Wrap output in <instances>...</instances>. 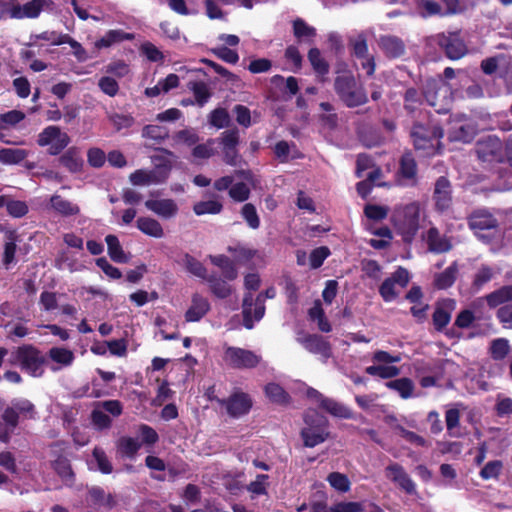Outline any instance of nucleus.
<instances>
[{
  "instance_id": "f257e3e1",
  "label": "nucleus",
  "mask_w": 512,
  "mask_h": 512,
  "mask_svg": "<svg viewBox=\"0 0 512 512\" xmlns=\"http://www.w3.org/2000/svg\"><path fill=\"white\" fill-rule=\"evenodd\" d=\"M410 136L413 140L414 148L420 151L423 156H434L444 152V145L440 139L444 136V129L440 126H435L432 132L421 123H415L410 131Z\"/></svg>"
},
{
  "instance_id": "f03ea898",
  "label": "nucleus",
  "mask_w": 512,
  "mask_h": 512,
  "mask_svg": "<svg viewBox=\"0 0 512 512\" xmlns=\"http://www.w3.org/2000/svg\"><path fill=\"white\" fill-rule=\"evenodd\" d=\"M334 90L340 100L348 108H355L368 102L364 87L358 84L356 78L350 72H346L335 78Z\"/></svg>"
},
{
  "instance_id": "7ed1b4c3",
  "label": "nucleus",
  "mask_w": 512,
  "mask_h": 512,
  "mask_svg": "<svg viewBox=\"0 0 512 512\" xmlns=\"http://www.w3.org/2000/svg\"><path fill=\"white\" fill-rule=\"evenodd\" d=\"M9 361L13 365H19L32 377H41L44 373L43 365L46 363V358L35 346L24 344L11 353Z\"/></svg>"
},
{
  "instance_id": "20e7f679",
  "label": "nucleus",
  "mask_w": 512,
  "mask_h": 512,
  "mask_svg": "<svg viewBox=\"0 0 512 512\" xmlns=\"http://www.w3.org/2000/svg\"><path fill=\"white\" fill-rule=\"evenodd\" d=\"M468 225L475 235L486 242H490L498 229V220L485 209L473 211L468 217Z\"/></svg>"
},
{
  "instance_id": "39448f33",
  "label": "nucleus",
  "mask_w": 512,
  "mask_h": 512,
  "mask_svg": "<svg viewBox=\"0 0 512 512\" xmlns=\"http://www.w3.org/2000/svg\"><path fill=\"white\" fill-rule=\"evenodd\" d=\"M423 95L427 103L438 114L448 112V87L440 79H429L424 86Z\"/></svg>"
},
{
  "instance_id": "423d86ee",
  "label": "nucleus",
  "mask_w": 512,
  "mask_h": 512,
  "mask_svg": "<svg viewBox=\"0 0 512 512\" xmlns=\"http://www.w3.org/2000/svg\"><path fill=\"white\" fill-rule=\"evenodd\" d=\"M224 362L233 369H253L261 361V356L251 350L227 346L224 349Z\"/></svg>"
},
{
  "instance_id": "0eeeda50",
  "label": "nucleus",
  "mask_w": 512,
  "mask_h": 512,
  "mask_svg": "<svg viewBox=\"0 0 512 512\" xmlns=\"http://www.w3.org/2000/svg\"><path fill=\"white\" fill-rule=\"evenodd\" d=\"M71 142L69 135L62 132L58 126H48L39 135L37 144L40 147L49 146V155H59Z\"/></svg>"
},
{
  "instance_id": "6e6552de",
  "label": "nucleus",
  "mask_w": 512,
  "mask_h": 512,
  "mask_svg": "<svg viewBox=\"0 0 512 512\" xmlns=\"http://www.w3.org/2000/svg\"><path fill=\"white\" fill-rule=\"evenodd\" d=\"M264 314L263 293L258 294L255 299L251 292L246 293L242 303L243 326L251 330L254 327V321H260Z\"/></svg>"
},
{
  "instance_id": "1a4fd4ad",
  "label": "nucleus",
  "mask_w": 512,
  "mask_h": 512,
  "mask_svg": "<svg viewBox=\"0 0 512 512\" xmlns=\"http://www.w3.org/2000/svg\"><path fill=\"white\" fill-rule=\"evenodd\" d=\"M420 207L417 203L405 206L402 219L396 222L398 232L405 242H411L419 229Z\"/></svg>"
},
{
  "instance_id": "9d476101",
  "label": "nucleus",
  "mask_w": 512,
  "mask_h": 512,
  "mask_svg": "<svg viewBox=\"0 0 512 512\" xmlns=\"http://www.w3.org/2000/svg\"><path fill=\"white\" fill-rule=\"evenodd\" d=\"M479 160L483 162H504L503 144L501 140L492 135L479 139L475 146Z\"/></svg>"
},
{
  "instance_id": "9b49d317",
  "label": "nucleus",
  "mask_w": 512,
  "mask_h": 512,
  "mask_svg": "<svg viewBox=\"0 0 512 512\" xmlns=\"http://www.w3.org/2000/svg\"><path fill=\"white\" fill-rule=\"evenodd\" d=\"M219 403L226 407L227 413L238 418L247 414L252 407V400L246 393H235L228 399L218 400Z\"/></svg>"
},
{
  "instance_id": "f8f14e48",
  "label": "nucleus",
  "mask_w": 512,
  "mask_h": 512,
  "mask_svg": "<svg viewBox=\"0 0 512 512\" xmlns=\"http://www.w3.org/2000/svg\"><path fill=\"white\" fill-rule=\"evenodd\" d=\"M297 341L302 344L307 351L321 355L324 360H327L332 355L330 343L320 335L308 334L304 337H298Z\"/></svg>"
},
{
  "instance_id": "ddd939ff",
  "label": "nucleus",
  "mask_w": 512,
  "mask_h": 512,
  "mask_svg": "<svg viewBox=\"0 0 512 512\" xmlns=\"http://www.w3.org/2000/svg\"><path fill=\"white\" fill-rule=\"evenodd\" d=\"M378 46L388 58H399L405 54V43L394 35H382L378 39Z\"/></svg>"
},
{
  "instance_id": "4468645a",
  "label": "nucleus",
  "mask_w": 512,
  "mask_h": 512,
  "mask_svg": "<svg viewBox=\"0 0 512 512\" xmlns=\"http://www.w3.org/2000/svg\"><path fill=\"white\" fill-rule=\"evenodd\" d=\"M476 132V126L470 121L450 120V141L469 143L474 139Z\"/></svg>"
},
{
  "instance_id": "2eb2a0df",
  "label": "nucleus",
  "mask_w": 512,
  "mask_h": 512,
  "mask_svg": "<svg viewBox=\"0 0 512 512\" xmlns=\"http://www.w3.org/2000/svg\"><path fill=\"white\" fill-rule=\"evenodd\" d=\"M426 49L433 61L440 59L442 54L448 57V37L444 33L429 36L426 39Z\"/></svg>"
},
{
  "instance_id": "dca6fc26",
  "label": "nucleus",
  "mask_w": 512,
  "mask_h": 512,
  "mask_svg": "<svg viewBox=\"0 0 512 512\" xmlns=\"http://www.w3.org/2000/svg\"><path fill=\"white\" fill-rule=\"evenodd\" d=\"M48 0H32L25 3L23 6L14 5L10 9V17L15 19L21 18H36L41 13L43 7L47 4Z\"/></svg>"
},
{
  "instance_id": "f3484780",
  "label": "nucleus",
  "mask_w": 512,
  "mask_h": 512,
  "mask_svg": "<svg viewBox=\"0 0 512 512\" xmlns=\"http://www.w3.org/2000/svg\"><path fill=\"white\" fill-rule=\"evenodd\" d=\"M210 310V304L206 298L199 294H194L191 300V306L185 313L187 322H197L201 320Z\"/></svg>"
},
{
  "instance_id": "a211bd4d",
  "label": "nucleus",
  "mask_w": 512,
  "mask_h": 512,
  "mask_svg": "<svg viewBox=\"0 0 512 512\" xmlns=\"http://www.w3.org/2000/svg\"><path fill=\"white\" fill-rule=\"evenodd\" d=\"M145 207L158 216L169 219L176 215L178 207L172 199L147 200Z\"/></svg>"
},
{
  "instance_id": "6ab92c4d",
  "label": "nucleus",
  "mask_w": 512,
  "mask_h": 512,
  "mask_svg": "<svg viewBox=\"0 0 512 512\" xmlns=\"http://www.w3.org/2000/svg\"><path fill=\"white\" fill-rule=\"evenodd\" d=\"M50 205L54 211L65 217L78 215L80 212L77 204L62 198L60 195H53L50 198Z\"/></svg>"
},
{
  "instance_id": "aec40b11",
  "label": "nucleus",
  "mask_w": 512,
  "mask_h": 512,
  "mask_svg": "<svg viewBox=\"0 0 512 512\" xmlns=\"http://www.w3.org/2000/svg\"><path fill=\"white\" fill-rule=\"evenodd\" d=\"M433 198L438 211L444 212L448 209V179L446 177L441 176L436 181Z\"/></svg>"
},
{
  "instance_id": "412c9836",
  "label": "nucleus",
  "mask_w": 512,
  "mask_h": 512,
  "mask_svg": "<svg viewBox=\"0 0 512 512\" xmlns=\"http://www.w3.org/2000/svg\"><path fill=\"white\" fill-rule=\"evenodd\" d=\"M300 435L304 446L312 448L323 443L329 433L326 432V428H302Z\"/></svg>"
},
{
  "instance_id": "4be33fe9",
  "label": "nucleus",
  "mask_w": 512,
  "mask_h": 512,
  "mask_svg": "<svg viewBox=\"0 0 512 512\" xmlns=\"http://www.w3.org/2000/svg\"><path fill=\"white\" fill-rule=\"evenodd\" d=\"M487 305L490 308H496L502 304L512 301V285H504L499 289L485 296Z\"/></svg>"
},
{
  "instance_id": "5701e85b",
  "label": "nucleus",
  "mask_w": 512,
  "mask_h": 512,
  "mask_svg": "<svg viewBox=\"0 0 512 512\" xmlns=\"http://www.w3.org/2000/svg\"><path fill=\"white\" fill-rule=\"evenodd\" d=\"M58 161L71 173H77L81 171L83 167V159L79 155L76 147L69 148L63 155L60 156Z\"/></svg>"
},
{
  "instance_id": "b1692460",
  "label": "nucleus",
  "mask_w": 512,
  "mask_h": 512,
  "mask_svg": "<svg viewBox=\"0 0 512 512\" xmlns=\"http://www.w3.org/2000/svg\"><path fill=\"white\" fill-rule=\"evenodd\" d=\"M107 244L108 255L117 263H127L129 256L124 252L119 239L116 235L109 234L105 237Z\"/></svg>"
},
{
  "instance_id": "393cba45",
  "label": "nucleus",
  "mask_w": 512,
  "mask_h": 512,
  "mask_svg": "<svg viewBox=\"0 0 512 512\" xmlns=\"http://www.w3.org/2000/svg\"><path fill=\"white\" fill-rule=\"evenodd\" d=\"M137 228L144 234L154 237L161 238L164 235L161 224L150 217H139L136 221Z\"/></svg>"
},
{
  "instance_id": "a878e982",
  "label": "nucleus",
  "mask_w": 512,
  "mask_h": 512,
  "mask_svg": "<svg viewBox=\"0 0 512 512\" xmlns=\"http://www.w3.org/2000/svg\"><path fill=\"white\" fill-rule=\"evenodd\" d=\"M52 468L66 484H72L74 482V472L70 461L66 457L59 455L52 462Z\"/></svg>"
},
{
  "instance_id": "bb28decb",
  "label": "nucleus",
  "mask_w": 512,
  "mask_h": 512,
  "mask_svg": "<svg viewBox=\"0 0 512 512\" xmlns=\"http://www.w3.org/2000/svg\"><path fill=\"white\" fill-rule=\"evenodd\" d=\"M209 283L211 292L220 299L229 297L232 293V287L216 274L207 276L205 279Z\"/></svg>"
},
{
  "instance_id": "cd10ccee",
  "label": "nucleus",
  "mask_w": 512,
  "mask_h": 512,
  "mask_svg": "<svg viewBox=\"0 0 512 512\" xmlns=\"http://www.w3.org/2000/svg\"><path fill=\"white\" fill-rule=\"evenodd\" d=\"M321 407L338 418L350 419L353 416L348 407L330 398H323Z\"/></svg>"
},
{
  "instance_id": "c85d7f7f",
  "label": "nucleus",
  "mask_w": 512,
  "mask_h": 512,
  "mask_svg": "<svg viewBox=\"0 0 512 512\" xmlns=\"http://www.w3.org/2000/svg\"><path fill=\"white\" fill-rule=\"evenodd\" d=\"M385 385L387 388L398 392V394L404 399L411 397L414 391L413 381L407 377L388 381Z\"/></svg>"
},
{
  "instance_id": "c756f323",
  "label": "nucleus",
  "mask_w": 512,
  "mask_h": 512,
  "mask_svg": "<svg viewBox=\"0 0 512 512\" xmlns=\"http://www.w3.org/2000/svg\"><path fill=\"white\" fill-rule=\"evenodd\" d=\"M28 156V152L19 148L0 149V163L7 165L19 164Z\"/></svg>"
},
{
  "instance_id": "7c9ffc66",
  "label": "nucleus",
  "mask_w": 512,
  "mask_h": 512,
  "mask_svg": "<svg viewBox=\"0 0 512 512\" xmlns=\"http://www.w3.org/2000/svg\"><path fill=\"white\" fill-rule=\"evenodd\" d=\"M349 46L351 47V54L357 59H364L368 54V44L366 35L361 32L356 37H349Z\"/></svg>"
},
{
  "instance_id": "2f4dec72",
  "label": "nucleus",
  "mask_w": 512,
  "mask_h": 512,
  "mask_svg": "<svg viewBox=\"0 0 512 512\" xmlns=\"http://www.w3.org/2000/svg\"><path fill=\"white\" fill-rule=\"evenodd\" d=\"M401 176L405 179L415 180L417 175V164L411 152H406L400 159Z\"/></svg>"
},
{
  "instance_id": "473e14b6",
  "label": "nucleus",
  "mask_w": 512,
  "mask_h": 512,
  "mask_svg": "<svg viewBox=\"0 0 512 512\" xmlns=\"http://www.w3.org/2000/svg\"><path fill=\"white\" fill-rule=\"evenodd\" d=\"M265 394L272 402L279 405H287L290 402L289 394L276 383H268L265 386Z\"/></svg>"
},
{
  "instance_id": "72a5a7b5",
  "label": "nucleus",
  "mask_w": 512,
  "mask_h": 512,
  "mask_svg": "<svg viewBox=\"0 0 512 512\" xmlns=\"http://www.w3.org/2000/svg\"><path fill=\"white\" fill-rule=\"evenodd\" d=\"M308 60L313 70L320 76H326L329 73V63L321 56L318 48H311L308 52Z\"/></svg>"
},
{
  "instance_id": "f704fd0d",
  "label": "nucleus",
  "mask_w": 512,
  "mask_h": 512,
  "mask_svg": "<svg viewBox=\"0 0 512 512\" xmlns=\"http://www.w3.org/2000/svg\"><path fill=\"white\" fill-rule=\"evenodd\" d=\"M509 341L506 338L494 339L489 347V353L493 360L502 361L510 353Z\"/></svg>"
},
{
  "instance_id": "c9c22d12",
  "label": "nucleus",
  "mask_w": 512,
  "mask_h": 512,
  "mask_svg": "<svg viewBox=\"0 0 512 512\" xmlns=\"http://www.w3.org/2000/svg\"><path fill=\"white\" fill-rule=\"evenodd\" d=\"M468 49L465 41L460 37V33L450 32V60H457L466 55Z\"/></svg>"
},
{
  "instance_id": "e433bc0d",
  "label": "nucleus",
  "mask_w": 512,
  "mask_h": 512,
  "mask_svg": "<svg viewBox=\"0 0 512 512\" xmlns=\"http://www.w3.org/2000/svg\"><path fill=\"white\" fill-rule=\"evenodd\" d=\"M365 372L371 376H379L382 379H390L400 374V369L389 365H372L365 369Z\"/></svg>"
},
{
  "instance_id": "4c0bfd02",
  "label": "nucleus",
  "mask_w": 512,
  "mask_h": 512,
  "mask_svg": "<svg viewBox=\"0 0 512 512\" xmlns=\"http://www.w3.org/2000/svg\"><path fill=\"white\" fill-rule=\"evenodd\" d=\"M48 355L50 359L58 364H61L62 366H69L72 364L74 360V353L66 348L62 347H52Z\"/></svg>"
},
{
  "instance_id": "58836bf2",
  "label": "nucleus",
  "mask_w": 512,
  "mask_h": 512,
  "mask_svg": "<svg viewBox=\"0 0 512 512\" xmlns=\"http://www.w3.org/2000/svg\"><path fill=\"white\" fill-rule=\"evenodd\" d=\"M183 265L187 269V271L191 274H193L196 277L206 279L207 278V269L204 267V265L198 261L196 258L191 256L190 254H185L183 256Z\"/></svg>"
},
{
  "instance_id": "ea45409f",
  "label": "nucleus",
  "mask_w": 512,
  "mask_h": 512,
  "mask_svg": "<svg viewBox=\"0 0 512 512\" xmlns=\"http://www.w3.org/2000/svg\"><path fill=\"white\" fill-rule=\"evenodd\" d=\"M189 88L192 90L195 96V102L199 106H203L211 97V92L208 89L206 83L201 81L189 82Z\"/></svg>"
},
{
  "instance_id": "a19ab883",
  "label": "nucleus",
  "mask_w": 512,
  "mask_h": 512,
  "mask_svg": "<svg viewBox=\"0 0 512 512\" xmlns=\"http://www.w3.org/2000/svg\"><path fill=\"white\" fill-rule=\"evenodd\" d=\"M222 209V203L216 200L200 201L193 207V211L196 215L219 214Z\"/></svg>"
},
{
  "instance_id": "79ce46f5",
  "label": "nucleus",
  "mask_w": 512,
  "mask_h": 512,
  "mask_svg": "<svg viewBox=\"0 0 512 512\" xmlns=\"http://www.w3.org/2000/svg\"><path fill=\"white\" fill-rule=\"evenodd\" d=\"M427 243L430 251L439 253L448 250V242L440 238L439 232L436 228L429 229Z\"/></svg>"
},
{
  "instance_id": "37998d69",
  "label": "nucleus",
  "mask_w": 512,
  "mask_h": 512,
  "mask_svg": "<svg viewBox=\"0 0 512 512\" xmlns=\"http://www.w3.org/2000/svg\"><path fill=\"white\" fill-rule=\"evenodd\" d=\"M171 171V165L168 163L158 164L154 170L148 171L147 178L150 184H159L167 180Z\"/></svg>"
},
{
  "instance_id": "c03bdc74",
  "label": "nucleus",
  "mask_w": 512,
  "mask_h": 512,
  "mask_svg": "<svg viewBox=\"0 0 512 512\" xmlns=\"http://www.w3.org/2000/svg\"><path fill=\"white\" fill-rule=\"evenodd\" d=\"M142 136L161 142L169 137V130L159 125H146L142 129Z\"/></svg>"
},
{
  "instance_id": "a18cd8bd",
  "label": "nucleus",
  "mask_w": 512,
  "mask_h": 512,
  "mask_svg": "<svg viewBox=\"0 0 512 512\" xmlns=\"http://www.w3.org/2000/svg\"><path fill=\"white\" fill-rule=\"evenodd\" d=\"M140 447L141 444L136 439L131 437H122L118 441V449L120 453L129 458L134 457Z\"/></svg>"
},
{
  "instance_id": "49530a36",
  "label": "nucleus",
  "mask_w": 512,
  "mask_h": 512,
  "mask_svg": "<svg viewBox=\"0 0 512 512\" xmlns=\"http://www.w3.org/2000/svg\"><path fill=\"white\" fill-rule=\"evenodd\" d=\"M418 13L422 18L441 14V6L433 0H419L417 3Z\"/></svg>"
},
{
  "instance_id": "de8ad7c7",
  "label": "nucleus",
  "mask_w": 512,
  "mask_h": 512,
  "mask_svg": "<svg viewBox=\"0 0 512 512\" xmlns=\"http://www.w3.org/2000/svg\"><path fill=\"white\" fill-rule=\"evenodd\" d=\"M329 484L339 492H347L350 489V481L345 474L332 472L327 476Z\"/></svg>"
},
{
  "instance_id": "09e8293b",
  "label": "nucleus",
  "mask_w": 512,
  "mask_h": 512,
  "mask_svg": "<svg viewBox=\"0 0 512 512\" xmlns=\"http://www.w3.org/2000/svg\"><path fill=\"white\" fill-rule=\"evenodd\" d=\"M209 122L212 126L221 129L227 127L230 123V116L226 109H214L209 116Z\"/></svg>"
},
{
  "instance_id": "8fccbe9b",
  "label": "nucleus",
  "mask_w": 512,
  "mask_h": 512,
  "mask_svg": "<svg viewBox=\"0 0 512 512\" xmlns=\"http://www.w3.org/2000/svg\"><path fill=\"white\" fill-rule=\"evenodd\" d=\"M241 215L252 229H258L260 226V219L257 214L256 208L252 203H246L241 209Z\"/></svg>"
},
{
  "instance_id": "3c124183",
  "label": "nucleus",
  "mask_w": 512,
  "mask_h": 512,
  "mask_svg": "<svg viewBox=\"0 0 512 512\" xmlns=\"http://www.w3.org/2000/svg\"><path fill=\"white\" fill-rule=\"evenodd\" d=\"M293 32L297 38H312L316 36V29L309 26L303 19L298 18L293 22Z\"/></svg>"
},
{
  "instance_id": "603ef678",
  "label": "nucleus",
  "mask_w": 512,
  "mask_h": 512,
  "mask_svg": "<svg viewBox=\"0 0 512 512\" xmlns=\"http://www.w3.org/2000/svg\"><path fill=\"white\" fill-rule=\"evenodd\" d=\"M305 428H326L327 419L315 410H309L304 414Z\"/></svg>"
},
{
  "instance_id": "864d4df0",
  "label": "nucleus",
  "mask_w": 512,
  "mask_h": 512,
  "mask_svg": "<svg viewBox=\"0 0 512 512\" xmlns=\"http://www.w3.org/2000/svg\"><path fill=\"white\" fill-rule=\"evenodd\" d=\"M421 104V94L415 88H408L404 94V108L413 113Z\"/></svg>"
},
{
  "instance_id": "5fc2aeb1",
  "label": "nucleus",
  "mask_w": 512,
  "mask_h": 512,
  "mask_svg": "<svg viewBox=\"0 0 512 512\" xmlns=\"http://www.w3.org/2000/svg\"><path fill=\"white\" fill-rule=\"evenodd\" d=\"M228 193L236 202H244L250 197V189L244 182H238L232 185Z\"/></svg>"
},
{
  "instance_id": "6e6d98bb",
  "label": "nucleus",
  "mask_w": 512,
  "mask_h": 512,
  "mask_svg": "<svg viewBox=\"0 0 512 512\" xmlns=\"http://www.w3.org/2000/svg\"><path fill=\"white\" fill-rule=\"evenodd\" d=\"M330 255V250L326 246H321L315 248L311 251L309 259H310V267L312 269H317L322 266L325 259Z\"/></svg>"
},
{
  "instance_id": "4d7b16f0",
  "label": "nucleus",
  "mask_w": 512,
  "mask_h": 512,
  "mask_svg": "<svg viewBox=\"0 0 512 512\" xmlns=\"http://www.w3.org/2000/svg\"><path fill=\"white\" fill-rule=\"evenodd\" d=\"M395 286L396 284L389 277L379 287V293L385 302H391L398 297L399 292Z\"/></svg>"
},
{
  "instance_id": "13d9d810",
  "label": "nucleus",
  "mask_w": 512,
  "mask_h": 512,
  "mask_svg": "<svg viewBox=\"0 0 512 512\" xmlns=\"http://www.w3.org/2000/svg\"><path fill=\"white\" fill-rule=\"evenodd\" d=\"M92 454L97 462L98 469L104 474H110L113 467L105 452L101 448L95 447Z\"/></svg>"
},
{
  "instance_id": "bf43d9fd",
  "label": "nucleus",
  "mask_w": 512,
  "mask_h": 512,
  "mask_svg": "<svg viewBox=\"0 0 512 512\" xmlns=\"http://www.w3.org/2000/svg\"><path fill=\"white\" fill-rule=\"evenodd\" d=\"M493 278V271L490 267L483 265L475 274L473 279V287L477 290L481 289L486 283Z\"/></svg>"
},
{
  "instance_id": "052dcab7",
  "label": "nucleus",
  "mask_w": 512,
  "mask_h": 512,
  "mask_svg": "<svg viewBox=\"0 0 512 512\" xmlns=\"http://www.w3.org/2000/svg\"><path fill=\"white\" fill-rule=\"evenodd\" d=\"M211 51L219 59L230 64H236L239 60L238 53L235 50H232L226 46L217 47L212 49Z\"/></svg>"
},
{
  "instance_id": "680f3d73",
  "label": "nucleus",
  "mask_w": 512,
  "mask_h": 512,
  "mask_svg": "<svg viewBox=\"0 0 512 512\" xmlns=\"http://www.w3.org/2000/svg\"><path fill=\"white\" fill-rule=\"evenodd\" d=\"M98 86L100 90L110 97H114L119 91L118 82L109 76H104L99 79Z\"/></svg>"
},
{
  "instance_id": "e2e57ef3",
  "label": "nucleus",
  "mask_w": 512,
  "mask_h": 512,
  "mask_svg": "<svg viewBox=\"0 0 512 512\" xmlns=\"http://www.w3.org/2000/svg\"><path fill=\"white\" fill-rule=\"evenodd\" d=\"M364 214L371 220L380 221L387 217L388 208L384 206L368 204L364 208Z\"/></svg>"
},
{
  "instance_id": "0e129e2a",
  "label": "nucleus",
  "mask_w": 512,
  "mask_h": 512,
  "mask_svg": "<svg viewBox=\"0 0 512 512\" xmlns=\"http://www.w3.org/2000/svg\"><path fill=\"white\" fill-rule=\"evenodd\" d=\"M269 476L266 474H258L256 479L252 481L248 486L247 490L256 495H264L267 493V480Z\"/></svg>"
},
{
  "instance_id": "69168bd1",
  "label": "nucleus",
  "mask_w": 512,
  "mask_h": 512,
  "mask_svg": "<svg viewBox=\"0 0 512 512\" xmlns=\"http://www.w3.org/2000/svg\"><path fill=\"white\" fill-rule=\"evenodd\" d=\"M494 410L498 417H504L512 414V398L498 395Z\"/></svg>"
},
{
  "instance_id": "338daca9",
  "label": "nucleus",
  "mask_w": 512,
  "mask_h": 512,
  "mask_svg": "<svg viewBox=\"0 0 512 512\" xmlns=\"http://www.w3.org/2000/svg\"><path fill=\"white\" fill-rule=\"evenodd\" d=\"M222 148H235L239 144V131L237 128L226 130L221 134Z\"/></svg>"
},
{
  "instance_id": "774afa93",
  "label": "nucleus",
  "mask_w": 512,
  "mask_h": 512,
  "mask_svg": "<svg viewBox=\"0 0 512 512\" xmlns=\"http://www.w3.org/2000/svg\"><path fill=\"white\" fill-rule=\"evenodd\" d=\"M329 512H364V508L358 502H339L330 507Z\"/></svg>"
}]
</instances>
